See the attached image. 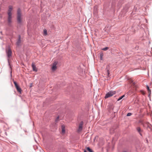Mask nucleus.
Segmentation results:
<instances>
[{"instance_id":"obj_1","label":"nucleus","mask_w":152,"mask_h":152,"mask_svg":"<svg viewBox=\"0 0 152 152\" xmlns=\"http://www.w3.org/2000/svg\"><path fill=\"white\" fill-rule=\"evenodd\" d=\"M13 9V6L10 5L8 7V9L7 12V22L9 25H10L12 23V10Z\"/></svg>"},{"instance_id":"obj_2","label":"nucleus","mask_w":152,"mask_h":152,"mask_svg":"<svg viewBox=\"0 0 152 152\" xmlns=\"http://www.w3.org/2000/svg\"><path fill=\"white\" fill-rule=\"evenodd\" d=\"M17 20L18 23L19 24H21L22 23V18L21 10L18 9L17 12Z\"/></svg>"},{"instance_id":"obj_3","label":"nucleus","mask_w":152,"mask_h":152,"mask_svg":"<svg viewBox=\"0 0 152 152\" xmlns=\"http://www.w3.org/2000/svg\"><path fill=\"white\" fill-rule=\"evenodd\" d=\"M6 53L8 57V61L9 64V65L10 66V67L11 68L10 63V58L11 57L12 54V52L11 49L10 48H8L6 50Z\"/></svg>"},{"instance_id":"obj_4","label":"nucleus","mask_w":152,"mask_h":152,"mask_svg":"<svg viewBox=\"0 0 152 152\" xmlns=\"http://www.w3.org/2000/svg\"><path fill=\"white\" fill-rule=\"evenodd\" d=\"M116 93V92L115 91H110L108 92L106 95L105 98L107 99L110 97L113 96L115 95Z\"/></svg>"},{"instance_id":"obj_5","label":"nucleus","mask_w":152,"mask_h":152,"mask_svg":"<svg viewBox=\"0 0 152 152\" xmlns=\"http://www.w3.org/2000/svg\"><path fill=\"white\" fill-rule=\"evenodd\" d=\"M57 64L58 62L56 61H55L53 64L52 67L51 68V69L54 72L56 69L57 68L56 65Z\"/></svg>"},{"instance_id":"obj_6","label":"nucleus","mask_w":152,"mask_h":152,"mask_svg":"<svg viewBox=\"0 0 152 152\" xmlns=\"http://www.w3.org/2000/svg\"><path fill=\"white\" fill-rule=\"evenodd\" d=\"M13 83L17 91L18 92L20 93L21 92V88L15 81H14Z\"/></svg>"},{"instance_id":"obj_7","label":"nucleus","mask_w":152,"mask_h":152,"mask_svg":"<svg viewBox=\"0 0 152 152\" xmlns=\"http://www.w3.org/2000/svg\"><path fill=\"white\" fill-rule=\"evenodd\" d=\"M83 124V122L82 121L80 124L79 126V128L78 130V132H80L82 130Z\"/></svg>"},{"instance_id":"obj_8","label":"nucleus","mask_w":152,"mask_h":152,"mask_svg":"<svg viewBox=\"0 0 152 152\" xmlns=\"http://www.w3.org/2000/svg\"><path fill=\"white\" fill-rule=\"evenodd\" d=\"M32 68L33 70L34 71L37 72V68L36 66L35 65L34 63H32Z\"/></svg>"},{"instance_id":"obj_9","label":"nucleus","mask_w":152,"mask_h":152,"mask_svg":"<svg viewBox=\"0 0 152 152\" xmlns=\"http://www.w3.org/2000/svg\"><path fill=\"white\" fill-rule=\"evenodd\" d=\"M137 131L139 132L140 134L142 136L141 132H142V131L140 127H137Z\"/></svg>"},{"instance_id":"obj_10","label":"nucleus","mask_w":152,"mask_h":152,"mask_svg":"<svg viewBox=\"0 0 152 152\" xmlns=\"http://www.w3.org/2000/svg\"><path fill=\"white\" fill-rule=\"evenodd\" d=\"M103 53L102 52H101L100 53V59L101 60H103Z\"/></svg>"},{"instance_id":"obj_11","label":"nucleus","mask_w":152,"mask_h":152,"mask_svg":"<svg viewBox=\"0 0 152 152\" xmlns=\"http://www.w3.org/2000/svg\"><path fill=\"white\" fill-rule=\"evenodd\" d=\"M146 88L148 91V92L149 93V95L151 94V90L149 89V88L148 86H146Z\"/></svg>"},{"instance_id":"obj_12","label":"nucleus","mask_w":152,"mask_h":152,"mask_svg":"<svg viewBox=\"0 0 152 152\" xmlns=\"http://www.w3.org/2000/svg\"><path fill=\"white\" fill-rule=\"evenodd\" d=\"M62 128V132L63 134H64L65 133V130L64 129V126H61Z\"/></svg>"},{"instance_id":"obj_13","label":"nucleus","mask_w":152,"mask_h":152,"mask_svg":"<svg viewBox=\"0 0 152 152\" xmlns=\"http://www.w3.org/2000/svg\"><path fill=\"white\" fill-rule=\"evenodd\" d=\"M20 37L19 36V39L18 40L17 42V44L18 45H20Z\"/></svg>"},{"instance_id":"obj_14","label":"nucleus","mask_w":152,"mask_h":152,"mask_svg":"<svg viewBox=\"0 0 152 152\" xmlns=\"http://www.w3.org/2000/svg\"><path fill=\"white\" fill-rule=\"evenodd\" d=\"M87 149L89 152H93V151L89 147H87Z\"/></svg>"},{"instance_id":"obj_15","label":"nucleus","mask_w":152,"mask_h":152,"mask_svg":"<svg viewBox=\"0 0 152 152\" xmlns=\"http://www.w3.org/2000/svg\"><path fill=\"white\" fill-rule=\"evenodd\" d=\"M43 33L44 35H46L47 34V30L46 29H44L43 30Z\"/></svg>"},{"instance_id":"obj_16","label":"nucleus","mask_w":152,"mask_h":152,"mask_svg":"<svg viewBox=\"0 0 152 152\" xmlns=\"http://www.w3.org/2000/svg\"><path fill=\"white\" fill-rule=\"evenodd\" d=\"M125 96V95H123V96H121V97H120L118 99V101H119L120 100H121V99L123 97H124Z\"/></svg>"},{"instance_id":"obj_17","label":"nucleus","mask_w":152,"mask_h":152,"mask_svg":"<svg viewBox=\"0 0 152 152\" xmlns=\"http://www.w3.org/2000/svg\"><path fill=\"white\" fill-rule=\"evenodd\" d=\"M109 49V48L107 47L102 48V50L104 51L107 50Z\"/></svg>"},{"instance_id":"obj_18","label":"nucleus","mask_w":152,"mask_h":152,"mask_svg":"<svg viewBox=\"0 0 152 152\" xmlns=\"http://www.w3.org/2000/svg\"><path fill=\"white\" fill-rule=\"evenodd\" d=\"M131 115H132V113H128L127 114V116H131Z\"/></svg>"},{"instance_id":"obj_19","label":"nucleus","mask_w":152,"mask_h":152,"mask_svg":"<svg viewBox=\"0 0 152 152\" xmlns=\"http://www.w3.org/2000/svg\"><path fill=\"white\" fill-rule=\"evenodd\" d=\"M59 118V116H58L56 120V122H57L58 121Z\"/></svg>"},{"instance_id":"obj_20","label":"nucleus","mask_w":152,"mask_h":152,"mask_svg":"<svg viewBox=\"0 0 152 152\" xmlns=\"http://www.w3.org/2000/svg\"><path fill=\"white\" fill-rule=\"evenodd\" d=\"M107 74L108 76H109V75L110 74V72L109 70H107Z\"/></svg>"},{"instance_id":"obj_21","label":"nucleus","mask_w":152,"mask_h":152,"mask_svg":"<svg viewBox=\"0 0 152 152\" xmlns=\"http://www.w3.org/2000/svg\"><path fill=\"white\" fill-rule=\"evenodd\" d=\"M142 94L143 95L145 94V93L143 91H142Z\"/></svg>"},{"instance_id":"obj_22","label":"nucleus","mask_w":152,"mask_h":152,"mask_svg":"<svg viewBox=\"0 0 152 152\" xmlns=\"http://www.w3.org/2000/svg\"><path fill=\"white\" fill-rule=\"evenodd\" d=\"M84 152H87V151L86 150H85Z\"/></svg>"},{"instance_id":"obj_23","label":"nucleus","mask_w":152,"mask_h":152,"mask_svg":"<svg viewBox=\"0 0 152 152\" xmlns=\"http://www.w3.org/2000/svg\"><path fill=\"white\" fill-rule=\"evenodd\" d=\"M123 152H127L126 151H123Z\"/></svg>"}]
</instances>
